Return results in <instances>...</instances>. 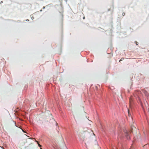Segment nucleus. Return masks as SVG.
Returning <instances> with one entry per match:
<instances>
[{"label": "nucleus", "mask_w": 149, "mask_h": 149, "mask_svg": "<svg viewBox=\"0 0 149 149\" xmlns=\"http://www.w3.org/2000/svg\"><path fill=\"white\" fill-rule=\"evenodd\" d=\"M51 120H52V123H56V125H57V123H56V122L55 121V120L53 118H52V119H50Z\"/></svg>", "instance_id": "1"}, {"label": "nucleus", "mask_w": 149, "mask_h": 149, "mask_svg": "<svg viewBox=\"0 0 149 149\" xmlns=\"http://www.w3.org/2000/svg\"><path fill=\"white\" fill-rule=\"evenodd\" d=\"M124 58H121V59L120 60V61H119V62H120V61H121V60H122V61H123V60H124Z\"/></svg>", "instance_id": "2"}, {"label": "nucleus", "mask_w": 149, "mask_h": 149, "mask_svg": "<svg viewBox=\"0 0 149 149\" xmlns=\"http://www.w3.org/2000/svg\"><path fill=\"white\" fill-rule=\"evenodd\" d=\"M135 43H136V45H138V43L137 42H136V41H135Z\"/></svg>", "instance_id": "3"}, {"label": "nucleus", "mask_w": 149, "mask_h": 149, "mask_svg": "<svg viewBox=\"0 0 149 149\" xmlns=\"http://www.w3.org/2000/svg\"><path fill=\"white\" fill-rule=\"evenodd\" d=\"M145 95H146V96H148V93L147 92H146L145 93Z\"/></svg>", "instance_id": "4"}, {"label": "nucleus", "mask_w": 149, "mask_h": 149, "mask_svg": "<svg viewBox=\"0 0 149 149\" xmlns=\"http://www.w3.org/2000/svg\"><path fill=\"white\" fill-rule=\"evenodd\" d=\"M125 15V13H122V15L124 16Z\"/></svg>", "instance_id": "5"}, {"label": "nucleus", "mask_w": 149, "mask_h": 149, "mask_svg": "<svg viewBox=\"0 0 149 149\" xmlns=\"http://www.w3.org/2000/svg\"><path fill=\"white\" fill-rule=\"evenodd\" d=\"M37 142H38V141H37ZM38 146L39 147H41V146L39 144H38Z\"/></svg>", "instance_id": "6"}, {"label": "nucleus", "mask_w": 149, "mask_h": 149, "mask_svg": "<svg viewBox=\"0 0 149 149\" xmlns=\"http://www.w3.org/2000/svg\"><path fill=\"white\" fill-rule=\"evenodd\" d=\"M131 99H130V103H131Z\"/></svg>", "instance_id": "7"}, {"label": "nucleus", "mask_w": 149, "mask_h": 149, "mask_svg": "<svg viewBox=\"0 0 149 149\" xmlns=\"http://www.w3.org/2000/svg\"><path fill=\"white\" fill-rule=\"evenodd\" d=\"M61 17H62V18H63V15H61Z\"/></svg>", "instance_id": "8"}, {"label": "nucleus", "mask_w": 149, "mask_h": 149, "mask_svg": "<svg viewBox=\"0 0 149 149\" xmlns=\"http://www.w3.org/2000/svg\"><path fill=\"white\" fill-rule=\"evenodd\" d=\"M126 134V135H127H127L128 134L127 133V134Z\"/></svg>", "instance_id": "9"}, {"label": "nucleus", "mask_w": 149, "mask_h": 149, "mask_svg": "<svg viewBox=\"0 0 149 149\" xmlns=\"http://www.w3.org/2000/svg\"><path fill=\"white\" fill-rule=\"evenodd\" d=\"M45 8V7H43V8Z\"/></svg>", "instance_id": "10"}, {"label": "nucleus", "mask_w": 149, "mask_h": 149, "mask_svg": "<svg viewBox=\"0 0 149 149\" xmlns=\"http://www.w3.org/2000/svg\"><path fill=\"white\" fill-rule=\"evenodd\" d=\"M40 149H42V148H40Z\"/></svg>", "instance_id": "11"}, {"label": "nucleus", "mask_w": 149, "mask_h": 149, "mask_svg": "<svg viewBox=\"0 0 149 149\" xmlns=\"http://www.w3.org/2000/svg\"><path fill=\"white\" fill-rule=\"evenodd\" d=\"M65 149H67V148H65Z\"/></svg>", "instance_id": "12"}]
</instances>
